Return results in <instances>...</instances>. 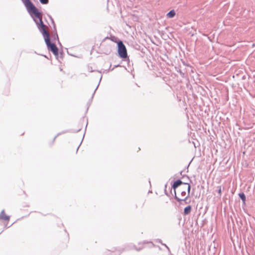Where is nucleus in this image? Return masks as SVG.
Instances as JSON below:
<instances>
[{"label":"nucleus","mask_w":255,"mask_h":255,"mask_svg":"<svg viewBox=\"0 0 255 255\" xmlns=\"http://www.w3.org/2000/svg\"><path fill=\"white\" fill-rule=\"evenodd\" d=\"M239 196L243 202H245L246 201V195L243 192L240 193L239 194Z\"/></svg>","instance_id":"nucleus-8"},{"label":"nucleus","mask_w":255,"mask_h":255,"mask_svg":"<svg viewBox=\"0 0 255 255\" xmlns=\"http://www.w3.org/2000/svg\"><path fill=\"white\" fill-rule=\"evenodd\" d=\"M39 1L42 4H46L48 3L49 0H39Z\"/></svg>","instance_id":"nucleus-12"},{"label":"nucleus","mask_w":255,"mask_h":255,"mask_svg":"<svg viewBox=\"0 0 255 255\" xmlns=\"http://www.w3.org/2000/svg\"><path fill=\"white\" fill-rule=\"evenodd\" d=\"M118 52L119 56L122 58H126L128 57V54L126 47L122 41L118 42Z\"/></svg>","instance_id":"nucleus-3"},{"label":"nucleus","mask_w":255,"mask_h":255,"mask_svg":"<svg viewBox=\"0 0 255 255\" xmlns=\"http://www.w3.org/2000/svg\"><path fill=\"white\" fill-rule=\"evenodd\" d=\"M180 174L182 175V171H181L180 172Z\"/></svg>","instance_id":"nucleus-14"},{"label":"nucleus","mask_w":255,"mask_h":255,"mask_svg":"<svg viewBox=\"0 0 255 255\" xmlns=\"http://www.w3.org/2000/svg\"><path fill=\"white\" fill-rule=\"evenodd\" d=\"M192 207L190 205H189L186 207L184 209V214L185 215H187L189 214L191 211Z\"/></svg>","instance_id":"nucleus-6"},{"label":"nucleus","mask_w":255,"mask_h":255,"mask_svg":"<svg viewBox=\"0 0 255 255\" xmlns=\"http://www.w3.org/2000/svg\"><path fill=\"white\" fill-rule=\"evenodd\" d=\"M49 50H50L55 56L58 55V49L54 43H52L49 40L45 43Z\"/></svg>","instance_id":"nucleus-4"},{"label":"nucleus","mask_w":255,"mask_h":255,"mask_svg":"<svg viewBox=\"0 0 255 255\" xmlns=\"http://www.w3.org/2000/svg\"><path fill=\"white\" fill-rule=\"evenodd\" d=\"M217 188L218 189V193L219 195V196L221 197V193H222V188H221V186H218L217 187Z\"/></svg>","instance_id":"nucleus-11"},{"label":"nucleus","mask_w":255,"mask_h":255,"mask_svg":"<svg viewBox=\"0 0 255 255\" xmlns=\"http://www.w3.org/2000/svg\"><path fill=\"white\" fill-rule=\"evenodd\" d=\"M0 219H2L4 221H8L9 220V217L5 215L4 211L3 210L0 214Z\"/></svg>","instance_id":"nucleus-5"},{"label":"nucleus","mask_w":255,"mask_h":255,"mask_svg":"<svg viewBox=\"0 0 255 255\" xmlns=\"http://www.w3.org/2000/svg\"><path fill=\"white\" fill-rule=\"evenodd\" d=\"M161 244H162V245L164 246H165V247L168 249V250L169 251H170L169 248L168 247V246H167L166 244H162V243H161Z\"/></svg>","instance_id":"nucleus-13"},{"label":"nucleus","mask_w":255,"mask_h":255,"mask_svg":"<svg viewBox=\"0 0 255 255\" xmlns=\"http://www.w3.org/2000/svg\"><path fill=\"white\" fill-rule=\"evenodd\" d=\"M22 1L28 12L30 15H31V14H33L34 16L39 19L38 23L35 19H33L36 23L39 31L42 34L45 43L50 40V33L46 29V25L43 23L42 20L41 13L38 11L37 8L30 0H22Z\"/></svg>","instance_id":"nucleus-1"},{"label":"nucleus","mask_w":255,"mask_h":255,"mask_svg":"<svg viewBox=\"0 0 255 255\" xmlns=\"http://www.w3.org/2000/svg\"><path fill=\"white\" fill-rule=\"evenodd\" d=\"M78 149H79V147H77V151L78 150Z\"/></svg>","instance_id":"nucleus-15"},{"label":"nucleus","mask_w":255,"mask_h":255,"mask_svg":"<svg viewBox=\"0 0 255 255\" xmlns=\"http://www.w3.org/2000/svg\"><path fill=\"white\" fill-rule=\"evenodd\" d=\"M172 188L174 189V197L180 205L182 204L183 201L185 204L190 203V201H188L191 190V186L189 183H184L178 179L174 182Z\"/></svg>","instance_id":"nucleus-2"},{"label":"nucleus","mask_w":255,"mask_h":255,"mask_svg":"<svg viewBox=\"0 0 255 255\" xmlns=\"http://www.w3.org/2000/svg\"><path fill=\"white\" fill-rule=\"evenodd\" d=\"M175 15V12L174 10H171L168 12L166 16L168 18H172Z\"/></svg>","instance_id":"nucleus-7"},{"label":"nucleus","mask_w":255,"mask_h":255,"mask_svg":"<svg viewBox=\"0 0 255 255\" xmlns=\"http://www.w3.org/2000/svg\"><path fill=\"white\" fill-rule=\"evenodd\" d=\"M52 37L53 38V40H55L57 39L58 41H59L58 36L56 31L52 34Z\"/></svg>","instance_id":"nucleus-9"},{"label":"nucleus","mask_w":255,"mask_h":255,"mask_svg":"<svg viewBox=\"0 0 255 255\" xmlns=\"http://www.w3.org/2000/svg\"><path fill=\"white\" fill-rule=\"evenodd\" d=\"M186 189V188H184V190H182V189H180V195L182 197H185L186 196V193L185 191V190Z\"/></svg>","instance_id":"nucleus-10"}]
</instances>
